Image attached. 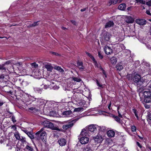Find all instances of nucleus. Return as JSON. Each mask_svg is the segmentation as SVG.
I'll use <instances>...</instances> for the list:
<instances>
[{"label":"nucleus","instance_id":"nucleus-1","mask_svg":"<svg viewBox=\"0 0 151 151\" xmlns=\"http://www.w3.org/2000/svg\"><path fill=\"white\" fill-rule=\"evenodd\" d=\"M45 127L42 128L39 131L35 134L34 137L31 132H29L27 135L32 139H35L37 140L42 139V140L45 139L46 137V133L45 131Z\"/></svg>","mask_w":151,"mask_h":151},{"label":"nucleus","instance_id":"nucleus-2","mask_svg":"<svg viewBox=\"0 0 151 151\" xmlns=\"http://www.w3.org/2000/svg\"><path fill=\"white\" fill-rule=\"evenodd\" d=\"M134 84L137 87V89L142 86L143 85L146 83L144 80L141 78V76L138 74L135 75L133 78Z\"/></svg>","mask_w":151,"mask_h":151},{"label":"nucleus","instance_id":"nucleus-3","mask_svg":"<svg viewBox=\"0 0 151 151\" xmlns=\"http://www.w3.org/2000/svg\"><path fill=\"white\" fill-rule=\"evenodd\" d=\"M87 131L85 129H83L82 130L80 134V136H83L80 139V142L82 144H85L88 143L89 141V138L84 136H86L87 133Z\"/></svg>","mask_w":151,"mask_h":151},{"label":"nucleus","instance_id":"nucleus-4","mask_svg":"<svg viewBox=\"0 0 151 151\" xmlns=\"http://www.w3.org/2000/svg\"><path fill=\"white\" fill-rule=\"evenodd\" d=\"M110 35L107 32L103 33L102 36L100 38V42L102 45L106 44L110 39Z\"/></svg>","mask_w":151,"mask_h":151},{"label":"nucleus","instance_id":"nucleus-5","mask_svg":"<svg viewBox=\"0 0 151 151\" xmlns=\"http://www.w3.org/2000/svg\"><path fill=\"white\" fill-rule=\"evenodd\" d=\"M81 117V116H76L75 118L74 119L69 122L68 124H64L63 126V128L64 129L66 130L69 128L71 127Z\"/></svg>","mask_w":151,"mask_h":151},{"label":"nucleus","instance_id":"nucleus-6","mask_svg":"<svg viewBox=\"0 0 151 151\" xmlns=\"http://www.w3.org/2000/svg\"><path fill=\"white\" fill-rule=\"evenodd\" d=\"M144 96V101L148 103L151 102V92L150 91H145L143 93Z\"/></svg>","mask_w":151,"mask_h":151},{"label":"nucleus","instance_id":"nucleus-7","mask_svg":"<svg viewBox=\"0 0 151 151\" xmlns=\"http://www.w3.org/2000/svg\"><path fill=\"white\" fill-rule=\"evenodd\" d=\"M144 89H147L149 91L151 90V83H148L146 85L144 84L142 86H141V87H139L138 88V90L140 93H142Z\"/></svg>","mask_w":151,"mask_h":151},{"label":"nucleus","instance_id":"nucleus-8","mask_svg":"<svg viewBox=\"0 0 151 151\" xmlns=\"http://www.w3.org/2000/svg\"><path fill=\"white\" fill-rule=\"evenodd\" d=\"M101 127L96 125H91L88 127V130L92 132H95L97 129L100 130Z\"/></svg>","mask_w":151,"mask_h":151},{"label":"nucleus","instance_id":"nucleus-9","mask_svg":"<svg viewBox=\"0 0 151 151\" xmlns=\"http://www.w3.org/2000/svg\"><path fill=\"white\" fill-rule=\"evenodd\" d=\"M47 127L50 128L52 130L59 131H60V130L59 129L58 127L54 126L53 123L50 122H49L48 124L47 125Z\"/></svg>","mask_w":151,"mask_h":151},{"label":"nucleus","instance_id":"nucleus-10","mask_svg":"<svg viewBox=\"0 0 151 151\" xmlns=\"http://www.w3.org/2000/svg\"><path fill=\"white\" fill-rule=\"evenodd\" d=\"M104 50L105 53L107 55L110 54L113 52L112 49L110 47L107 45L105 46Z\"/></svg>","mask_w":151,"mask_h":151},{"label":"nucleus","instance_id":"nucleus-11","mask_svg":"<svg viewBox=\"0 0 151 151\" xmlns=\"http://www.w3.org/2000/svg\"><path fill=\"white\" fill-rule=\"evenodd\" d=\"M93 139L95 142L97 143H100L103 140L102 136L98 134L97 136L93 137Z\"/></svg>","mask_w":151,"mask_h":151},{"label":"nucleus","instance_id":"nucleus-12","mask_svg":"<svg viewBox=\"0 0 151 151\" xmlns=\"http://www.w3.org/2000/svg\"><path fill=\"white\" fill-rule=\"evenodd\" d=\"M63 115L65 117H70L73 116V114L71 111H67L63 113Z\"/></svg>","mask_w":151,"mask_h":151},{"label":"nucleus","instance_id":"nucleus-13","mask_svg":"<svg viewBox=\"0 0 151 151\" xmlns=\"http://www.w3.org/2000/svg\"><path fill=\"white\" fill-rule=\"evenodd\" d=\"M136 22L137 24L140 25H144L145 24L147 23L146 21L144 19H136Z\"/></svg>","mask_w":151,"mask_h":151},{"label":"nucleus","instance_id":"nucleus-14","mask_svg":"<svg viewBox=\"0 0 151 151\" xmlns=\"http://www.w3.org/2000/svg\"><path fill=\"white\" fill-rule=\"evenodd\" d=\"M58 142L60 146H64L66 144V141L63 138H61L59 139Z\"/></svg>","mask_w":151,"mask_h":151},{"label":"nucleus","instance_id":"nucleus-15","mask_svg":"<svg viewBox=\"0 0 151 151\" xmlns=\"http://www.w3.org/2000/svg\"><path fill=\"white\" fill-rule=\"evenodd\" d=\"M45 104V102L43 100L41 99H39L37 101V105L40 108L42 106H44Z\"/></svg>","mask_w":151,"mask_h":151},{"label":"nucleus","instance_id":"nucleus-16","mask_svg":"<svg viewBox=\"0 0 151 151\" xmlns=\"http://www.w3.org/2000/svg\"><path fill=\"white\" fill-rule=\"evenodd\" d=\"M83 151H92V145L88 144L83 148Z\"/></svg>","mask_w":151,"mask_h":151},{"label":"nucleus","instance_id":"nucleus-17","mask_svg":"<svg viewBox=\"0 0 151 151\" xmlns=\"http://www.w3.org/2000/svg\"><path fill=\"white\" fill-rule=\"evenodd\" d=\"M107 134L109 137H112L114 136L115 132L113 130H109L107 132Z\"/></svg>","mask_w":151,"mask_h":151},{"label":"nucleus","instance_id":"nucleus-18","mask_svg":"<svg viewBox=\"0 0 151 151\" xmlns=\"http://www.w3.org/2000/svg\"><path fill=\"white\" fill-rule=\"evenodd\" d=\"M34 90L37 93L41 94L43 91V89L37 87H35L34 88Z\"/></svg>","mask_w":151,"mask_h":151},{"label":"nucleus","instance_id":"nucleus-19","mask_svg":"<svg viewBox=\"0 0 151 151\" xmlns=\"http://www.w3.org/2000/svg\"><path fill=\"white\" fill-rule=\"evenodd\" d=\"M125 21L128 23H133V20L132 18L130 17H127L125 18Z\"/></svg>","mask_w":151,"mask_h":151},{"label":"nucleus","instance_id":"nucleus-20","mask_svg":"<svg viewBox=\"0 0 151 151\" xmlns=\"http://www.w3.org/2000/svg\"><path fill=\"white\" fill-rule=\"evenodd\" d=\"M114 25V23L112 21H109L106 23L105 26L106 28L110 27Z\"/></svg>","mask_w":151,"mask_h":151},{"label":"nucleus","instance_id":"nucleus-21","mask_svg":"<svg viewBox=\"0 0 151 151\" xmlns=\"http://www.w3.org/2000/svg\"><path fill=\"white\" fill-rule=\"evenodd\" d=\"M126 8L125 4H120L118 6V9L121 10H124Z\"/></svg>","mask_w":151,"mask_h":151},{"label":"nucleus","instance_id":"nucleus-22","mask_svg":"<svg viewBox=\"0 0 151 151\" xmlns=\"http://www.w3.org/2000/svg\"><path fill=\"white\" fill-rule=\"evenodd\" d=\"M45 67L48 71H51L53 68L51 64H46L45 65Z\"/></svg>","mask_w":151,"mask_h":151},{"label":"nucleus","instance_id":"nucleus-23","mask_svg":"<svg viewBox=\"0 0 151 151\" xmlns=\"http://www.w3.org/2000/svg\"><path fill=\"white\" fill-rule=\"evenodd\" d=\"M14 136L18 140H20V137L19 133L17 131H16L14 133Z\"/></svg>","mask_w":151,"mask_h":151},{"label":"nucleus","instance_id":"nucleus-24","mask_svg":"<svg viewBox=\"0 0 151 151\" xmlns=\"http://www.w3.org/2000/svg\"><path fill=\"white\" fill-rule=\"evenodd\" d=\"M54 68L58 71L60 72H64V70L58 66H55L54 67Z\"/></svg>","mask_w":151,"mask_h":151},{"label":"nucleus","instance_id":"nucleus-25","mask_svg":"<svg viewBox=\"0 0 151 151\" xmlns=\"http://www.w3.org/2000/svg\"><path fill=\"white\" fill-rule=\"evenodd\" d=\"M25 149L27 150L28 151H34L32 147L28 145L26 146L25 147Z\"/></svg>","mask_w":151,"mask_h":151},{"label":"nucleus","instance_id":"nucleus-26","mask_svg":"<svg viewBox=\"0 0 151 151\" xmlns=\"http://www.w3.org/2000/svg\"><path fill=\"white\" fill-rule=\"evenodd\" d=\"M118 0H110L109 2V5L111 4H115L118 3Z\"/></svg>","mask_w":151,"mask_h":151},{"label":"nucleus","instance_id":"nucleus-27","mask_svg":"<svg viewBox=\"0 0 151 151\" xmlns=\"http://www.w3.org/2000/svg\"><path fill=\"white\" fill-rule=\"evenodd\" d=\"M38 22L39 21L35 22L33 24L29 25L28 26V27H32L37 26L39 25V24L38 23Z\"/></svg>","mask_w":151,"mask_h":151},{"label":"nucleus","instance_id":"nucleus-28","mask_svg":"<svg viewBox=\"0 0 151 151\" xmlns=\"http://www.w3.org/2000/svg\"><path fill=\"white\" fill-rule=\"evenodd\" d=\"M112 117L117 122L119 123L120 122V119L118 116L113 115Z\"/></svg>","mask_w":151,"mask_h":151},{"label":"nucleus","instance_id":"nucleus-29","mask_svg":"<svg viewBox=\"0 0 151 151\" xmlns=\"http://www.w3.org/2000/svg\"><path fill=\"white\" fill-rule=\"evenodd\" d=\"M72 81H76L78 82H79L81 81V80L80 78H78L77 77H73L72 78Z\"/></svg>","mask_w":151,"mask_h":151},{"label":"nucleus","instance_id":"nucleus-30","mask_svg":"<svg viewBox=\"0 0 151 151\" xmlns=\"http://www.w3.org/2000/svg\"><path fill=\"white\" fill-rule=\"evenodd\" d=\"M116 68L117 70L119 71L121 70L123 68L122 66L120 64H117Z\"/></svg>","mask_w":151,"mask_h":151},{"label":"nucleus","instance_id":"nucleus-31","mask_svg":"<svg viewBox=\"0 0 151 151\" xmlns=\"http://www.w3.org/2000/svg\"><path fill=\"white\" fill-rule=\"evenodd\" d=\"M86 54L89 56L93 61H95V59L94 57L90 53L87 52H86Z\"/></svg>","mask_w":151,"mask_h":151},{"label":"nucleus","instance_id":"nucleus-32","mask_svg":"<svg viewBox=\"0 0 151 151\" xmlns=\"http://www.w3.org/2000/svg\"><path fill=\"white\" fill-rule=\"evenodd\" d=\"M49 121L47 120H45L42 122V124L45 127H47Z\"/></svg>","mask_w":151,"mask_h":151},{"label":"nucleus","instance_id":"nucleus-33","mask_svg":"<svg viewBox=\"0 0 151 151\" xmlns=\"http://www.w3.org/2000/svg\"><path fill=\"white\" fill-rule=\"evenodd\" d=\"M132 111H133V113H134V114H135V116H136V117L137 118H138V115H137V110L135 109H132Z\"/></svg>","mask_w":151,"mask_h":151},{"label":"nucleus","instance_id":"nucleus-34","mask_svg":"<svg viewBox=\"0 0 151 151\" xmlns=\"http://www.w3.org/2000/svg\"><path fill=\"white\" fill-rule=\"evenodd\" d=\"M29 109L32 111H33L34 112L35 111H37L39 110V109H36L35 108H34L33 107H32L29 108Z\"/></svg>","mask_w":151,"mask_h":151},{"label":"nucleus","instance_id":"nucleus-35","mask_svg":"<svg viewBox=\"0 0 151 151\" xmlns=\"http://www.w3.org/2000/svg\"><path fill=\"white\" fill-rule=\"evenodd\" d=\"M31 65L35 68H37L38 66V65L35 63H33L31 64Z\"/></svg>","mask_w":151,"mask_h":151},{"label":"nucleus","instance_id":"nucleus-36","mask_svg":"<svg viewBox=\"0 0 151 151\" xmlns=\"http://www.w3.org/2000/svg\"><path fill=\"white\" fill-rule=\"evenodd\" d=\"M4 78V74H2L0 75V82H3V79Z\"/></svg>","mask_w":151,"mask_h":151},{"label":"nucleus","instance_id":"nucleus-37","mask_svg":"<svg viewBox=\"0 0 151 151\" xmlns=\"http://www.w3.org/2000/svg\"><path fill=\"white\" fill-rule=\"evenodd\" d=\"M5 65L4 64L2 65H0V70H6V68L4 67Z\"/></svg>","mask_w":151,"mask_h":151},{"label":"nucleus","instance_id":"nucleus-38","mask_svg":"<svg viewBox=\"0 0 151 151\" xmlns=\"http://www.w3.org/2000/svg\"><path fill=\"white\" fill-rule=\"evenodd\" d=\"M77 64L78 66H81V65H83V63L82 61H80L79 60H78L77 61Z\"/></svg>","mask_w":151,"mask_h":151},{"label":"nucleus","instance_id":"nucleus-39","mask_svg":"<svg viewBox=\"0 0 151 151\" xmlns=\"http://www.w3.org/2000/svg\"><path fill=\"white\" fill-rule=\"evenodd\" d=\"M22 128H21L22 130L25 133L27 134H28L29 132L26 129L24 128L23 127H22Z\"/></svg>","mask_w":151,"mask_h":151},{"label":"nucleus","instance_id":"nucleus-40","mask_svg":"<svg viewBox=\"0 0 151 151\" xmlns=\"http://www.w3.org/2000/svg\"><path fill=\"white\" fill-rule=\"evenodd\" d=\"M132 131V132H135L136 130V127L134 125L132 126L131 127Z\"/></svg>","mask_w":151,"mask_h":151},{"label":"nucleus","instance_id":"nucleus-41","mask_svg":"<svg viewBox=\"0 0 151 151\" xmlns=\"http://www.w3.org/2000/svg\"><path fill=\"white\" fill-rule=\"evenodd\" d=\"M79 70H81L82 71L84 70L85 68V67L83 65H81V66H79L78 67Z\"/></svg>","mask_w":151,"mask_h":151},{"label":"nucleus","instance_id":"nucleus-42","mask_svg":"<svg viewBox=\"0 0 151 151\" xmlns=\"http://www.w3.org/2000/svg\"><path fill=\"white\" fill-rule=\"evenodd\" d=\"M83 108H76L74 109V111H81V110L83 109Z\"/></svg>","mask_w":151,"mask_h":151},{"label":"nucleus","instance_id":"nucleus-43","mask_svg":"<svg viewBox=\"0 0 151 151\" xmlns=\"http://www.w3.org/2000/svg\"><path fill=\"white\" fill-rule=\"evenodd\" d=\"M14 124H15L16 122V120L15 119V118L14 116H12L11 118Z\"/></svg>","mask_w":151,"mask_h":151},{"label":"nucleus","instance_id":"nucleus-44","mask_svg":"<svg viewBox=\"0 0 151 151\" xmlns=\"http://www.w3.org/2000/svg\"><path fill=\"white\" fill-rule=\"evenodd\" d=\"M98 55L101 59H102L103 58V56L102 55L101 52L100 51L98 52Z\"/></svg>","mask_w":151,"mask_h":151},{"label":"nucleus","instance_id":"nucleus-45","mask_svg":"<svg viewBox=\"0 0 151 151\" xmlns=\"http://www.w3.org/2000/svg\"><path fill=\"white\" fill-rule=\"evenodd\" d=\"M10 127H11V128L12 129H13L14 130H16L17 129V127H16L15 125H12Z\"/></svg>","mask_w":151,"mask_h":151},{"label":"nucleus","instance_id":"nucleus-46","mask_svg":"<svg viewBox=\"0 0 151 151\" xmlns=\"http://www.w3.org/2000/svg\"><path fill=\"white\" fill-rule=\"evenodd\" d=\"M96 83L97 86H98L99 87L102 88V85L100 84L97 80H96Z\"/></svg>","mask_w":151,"mask_h":151},{"label":"nucleus","instance_id":"nucleus-47","mask_svg":"<svg viewBox=\"0 0 151 151\" xmlns=\"http://www.w3.org/2000/svg\"><path fill=\"white\" fill-rule=\"evenodd\" d=\"M22 138H20V140L23 142H26L25 138L23 137H22Z\"/></svg>","mask_w":151,"mask_h":151},{"label":"nucleus","instance_id":"nucleus-48","mask_svg":"<svg viewBox=\"0 0 151 151\" xmlns=\"http://www.w3.org/2000/svg\"><path fill=\"white\" fill-rule=\"evenodd\" d=\"M50 52L53 55H57V56L59 55V54L58 53L56 52Z\"/></svg>","mask_w":151,"mask_h":151},{"label":"nucleus","instance_id":"nucleus-49","mask_svg":"<svg viewBox=\"0 0 151 151\" xmlns=\"http://www.w3.org/2000/svg\"><path fill=\"white\" fill-rule=\"evenodd\" d=\"M93 62L94 63V65L96 67H97V68H98L99 65H99L97 63L96 61L95 60V61H93Z\"/></svg>","mask_w":151,"mask_h":151},{"label":"nucleus","instance_id":"nucleus-50","mask_svg":"<svg viewBox=\"0 0 151 151\" xmlns=\"http://www.w3.org/2000/svg\"><path fill=\"white\" fill-rule=\"evenodd\" d=\"M146 4L148 6H151V0L147 2Z\"/></svg>","mask_w":151,"mask_h":151},{"label":"nucleus","instance_id":"nucleus-51","mask_svg":"<svg viewBox=\"0 0 151 151\" xmlns=\"http://www.w3.org/2000/svg\"><path fill=\"white\" fill-rule=\"evenodd\" d=\"M103 74L105 76V78H107L106 73V71L104 70H103L102 71Z\"/></svg>","mask_w":151,"mask_h":151},{"label":"nucleus","instance_id":"nucleus-52","mask_svg":"<svg viewBox=\"0 0 151 151\" xmlns=\"http://www.w3.org/2000/svg\"><path fill=\"white\" fill-rule=\"evenodd\" d=\"M136 143L137 145L140 148H141L142 147V146L140 144L139 142H137Z\"/></svg>","mask_w":151,"mask_h":151},{"label":"nucleus","instance_id":"nucleus-53","mask_svg":"<svg viewBox=\"0 0 151 151\" xmlns=\"http://www.w3.org/2000/svg\"><path fill=\"white\" fill-rule=\"evenodd\" d=\"M146 13L147 14L151 16V14L149 10H147L146 11Z\"/></svg>","mask_w":151,"mask_h":151},{"label":"nucleus","instance_id":"nucleus-54","mask_svg":"<svg viewBox=\"0 0 151 151\" xmlns=\"http://www.w3.org/2000/svg\"><path fill=\"white\" fill-rule=\"evenodd\" d=\"M71 22L74 25H76V22L75 21L73 20H71Z\"/></svg>","mask_w":151,"mask_h":151},{"label":"nucleus","instance_id":"nucleus-55","mask_svg":"<svg viewBox=\"0 0 151 151\" xmlns=\"http://www.w3.org/2000/svg\"><path fill=\"white\" fill-rule=\"evenodd\" d=\"M117 112H118V116L119 117L122 118V115L120 114V113L119 111H117Z\"/></svg>","mask_w":151,"mask_h":151},{"label":"nucleus","instance_id":"nucleus-56","mask_svg":"<svg viewBox=\"0 0 151 151\" xmlns=\"http://www.w3.org/2000/svg\"><path fill=\"white\" fill-rule=\"evenodd\" d=\"M139 2L141 3H142V4H145V1H143V0H139Z\"/></svg>","mask_w":151,"mask_h":151},{"label":"nucleus","instance_id":"nucleus-57","mask_svg":"<svg viewBox=\"0 0 151 151\" xmlns=\"http://www.w3.org/2000/svg\"><path fill=\"white\" fill-rule=\"evenodd\" d=\"M4 104V103L2 101L0 100V106H2Z\"/></svg>","mask_w":151,"mask_h":151},{"label":"nucleus","instance_id":"nucleus-58","mask_svg":"<svg viewBox=\"0 0 151 151\" xmlns=\"http://www.w3.org/2000/svg\"><path fill=\"white\" fill-rule=\"evenodd\" d=\"M132 8V7L131 6H129L128 7L127 9L128 11H131Z\"/></svg>","mask_w":151,"mask_h":151},{"label":"nucleus","instance_id":"nucleus-59","mask_svg":"<svg viewBox=\"0 0 151 151\" xmlns=\"http://www.w3.org/2000/svg\"><path fill=\"white\" fill-rule=\"evenodd\" d=\"M148 119L151 120V113H149L148 114Z\"/></svg>","mask_w":151,"mask_h":151},{"label":"nucleus","instance_id":"nucleus-60","mask_svg":"<svg viewBox=\"0 0 151 151\" xmlns=\"http://www.w3.org/2000/svg\"><path fill=\"white\" fill-rule=\"evenodd\" d=\"M98 68H99L102 71H103V70H104L101 65H99Z\"/></svg>","mask_w":151,"mask_h":151},{"label":"nucleus","instance_id":"nucleus-61","mask_svg":"<svg viewBox=\"0 0 151 151\" xmlns=\"http://www.w3.org/2000/svg\"><path fill=\"white\" fill-rule=\"evenodd\" d=\"M7 146L9 147L8 148V149H11L12 148V147L11 145H9V144H7Z\"/></svg>","mask_w":151,"mask_h":151},{"label":"nucleus","instance_id":"nucleus-62","mask_svg":"<svg viewBox=\"0 0 151 151\" xmlns=\"http://www.w3.org/2000/svg\"><path fill=\"white\" fill-rule=\"evenodd\" d=\"M111 103L110 102L109 105V106H108V108L109 109H110V107L111 106Z\"/></svg>","mask_w":151,"mask_h":151},{"label":"nucleus","instance_id":"nucleus-63","mask_svg":"<svg viewBox=\"0 0 151 151\" xmlns=\"http://www.w3.org/2000/svg\"><path fill=\"white\" fill-rule=\"evenodd\" d=\"M86 9L85 8L82 9H81V11L82 12H84L85 11Z\"/></svg>","mask_w":151,"mask_h":151},{"label":"nucleus","instance_id":"nucleus-64","mask_svg":"<svg viewBox=\"0 0 151 151\" xmlns=\"http://www.w3.org/2000/svg\"><path fill=\"white\" fill-rule=\"evenodd\" d=\"M10 63V61H7L4 64L5 65L6 64H8Z\"/></svg>","mask_w":151,"mask_h":151}]
</instances>
